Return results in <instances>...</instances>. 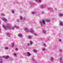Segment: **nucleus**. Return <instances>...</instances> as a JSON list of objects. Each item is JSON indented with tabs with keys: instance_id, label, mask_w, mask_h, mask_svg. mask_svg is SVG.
<instances>
[{
	"instance_id": "a19ab883",
	"label": "nucleus",
	"mask_w": 63,
	"mask_h": 63,
	"mask_svg": "<svg viewBox=\"0 0 63 63\" xmlns=\"http://www.w3.org/2000/svg\"><path fill=\"white\" fill-rule=\"evenodd\" d=\"M38 0H35V1H36V2H38Z\"/></svg>"
},
{
	"instance_id": "49530a36",
	"label": "nucleus",
	"mask_w": 63,
	"mask_h": 63,
	"mask_svg": "<svg viewBox=\"0 0 63 63\" xmlns=\"http://www.w3.org/2000/svg\"><path fill=\"white\" fill-rule=\"evenodd\" d=\"M33 59H32V60H33Z\"/></svg>"
},
{
	"instance_id": "2eb2a0df",
	"label": "nucleus",
	"mask_w": 63,
	"mask_h": 63,
	"mask_svg": "<svg viewBox=\"0 0 63 63\" xmlns=\"http://www.w3.org/2000/svg\"><path fill=\"white\" fill-rule=\"evenodd\" d=\"M43 32L44 33H46V31L45 30H43Z\"/></svg>"
},
{
	"instance_id": "0eeeda50",
	"label": "nucleus",
	"mask_w": 63,
	"mask_h": 63,
	"mask_svg": "<svg viewBox=\"0 0 63 63\" xmlns=\"http://www.w3.org/2000/svg\"><path fill=\"white\" fill-rule=\"evenodd\" d=\"M58 15L59 16L61 17L63 16V14L61 13H59L58 14Z\"/></svg>"
},
{
	"instance_id": "ea45409f",
	"label": "nucleus",
	"mask_w": 63,
	"mask_h": 63,
	"mask_svg": "<svg viewBox=\"0 0 63 63\" xmlns=\"http://www.w3.org/2000/svg\"><path fill=\"white\" fill-rule=\"evenodd\" d=\"M48 10H50V9H51V8H48Z\"/></svg>"
},
{
	"instance_id": "ddd939ff",
	"label": "nucleus",
	"mask_w": 63,
	"mask_h": 63,
	"mask_svg": "<svg viewBox=\"0 0 63 63\" xmlns=\"http://www.w3.org/2000/svg\"><path fill=\"white\" fill-rule=\"evenodd\" d=\"M33 51L34 52H37V51L36 50H34Z\"/></svg>"
},
{
	"instance_id": "5701e85b",
	"label": "nucleus",
	"mask_w": 63,
	"mask_h": 63,
	"mask_svg": "<svg viewBox=\"0 0 63 63\" xmlns=\"http://www.w3.org/2000/svg\"><path fill=\"white\" fill-rule=\"evenodd\" d=\"M47 22H50V20H47Z\"/></svg>"
},
{
	"instance_id": "393cba45",
	"label": "nucleus",
	"mask_w": 63,
	"mask_h": 63,
	"mask_svg": "<svg viewBox=\"0 0 63 63\" xmlns=\"http://www.w3.org/2000/svg\"><path fill=\"white\" fill-rule=\"evenodd\" d=\"M46 49L44 48H43L42 49V51H44V50H45Z\"/></svg>"
},
{
	"instance_id": "f257e3e1",
	"label": "nucleus",
	"mask_w": 63,
	"mask_h": 63,
	"mask_svg": "<svg viewBox=\"0 0 63 63\" xmlns=\"http://www.w3.org/2000/svg\"><path fill=\"white\" fill-rule=\"evenodd\" d=\"M2 27L5 30L7 29H11V27H12V25L10 24H7L6 26L5 25H3L2 26Z\"/></svg>"
},
{
	"instance_id": "aec40b11",
	"label": "nucleus",
	"mask_w": 63,
	"mask_h": 63,
	"mask_svg": "<svg viewBox=\"0 0 63 63\" xmlns=\"http://www.w3.org/2000/svg\"><path fill=\"white\" fill-rule=\"evenodd\" d=\"M31 38H32V37H31V36H30V35L29 36L28 38L29 39H31Z\"/></svg>"
},
{
	"instance_id": "a878e982",
	"label": "nucleus",
	"mask_w": 63,
	"mask_h": 63,
	"mask_svg": "<svg viewBox=\"0 0 63 63\" xmlns=\"http://www.w3.org/2000/svg\"><path fill=\"white\" fill-rule=\"evenodd\" d=\"M14 27L15 28H18V27H17L16 26H15Z\"/></svg>"
},
{
	"instance_id": "f3484780",
	"label": "nucleus",
	"mask_w": 63,
	"mask_h": 63,
	"mask_svg": "<svg viewBox=\"0 0 63 63\" xmlns=\"http://www.w3.org/2000/svg\"><path fill=\"white\" fill-rule=\"evenodd\" d=\"M11 46L12 47H14V44L13 43L11 44Z\"/></svg>"
},
{
	"instance_id": "f704fd0d",
	"label": "nucleus",
	"mask_w": 63,
	"mask_h": 63,
	"mask_svg": "<svg viewBox=\"0 0 63 63\" xmlns=\"http://www.w3.org/2000/svg\"><path fill=\"white\" fill-rule=\"evenodd\" d=\"M14 56H16V54H14Z\"/></svg>"
},
{
	"instance_id": "a18cd8bd",
	"label": "nucleus",
	"mask_w": 63,
	"mask_h": 63,
	"mask_svg": "<svg viewBox=\"0 0 63 63\" xmlns=\"http://www.w3.org/2000/svg\"><path fill=\"white\" fill-rule=\"evenodd\" d=\"M44 12H42V14H44Z\"/></svg>"
},
{
	"instance_id": "7ed1b4c3",
	"label": "nucleus",
	"mask_w": 63,
	"mask_h": 63,
	"mask_svg": "<svg viewBox=\"0 0 63 63\" xmlns=\"http://www.w3.org/2000/svg\"><path fill=\"white\" fill-rule=\"evenodd\" d=\"M27 54L28 55V56H30L31 55V54H30V52H27Z\"/></svg>"
},
{
	"instance_id": "cd10ccee",
	"label": "nucleus",
	"mask_w": 63,
	"mask_h": 63,
	"mask_svg": "<svg viewBox=\"0 0 63 63\" xmlns=\"http://www.w3.org/2000/svg\"><path fill=\"white\" fill-rule=\"evenodd\" d=\"M5 50H7V49H8V48L7 47H5Z\"/></svg>"
},
{
	"instance_id": "1a4fd4ad",
	"label": "nucleus",
	"mask_w": 63,
	"mask_h": 63,
	"mask_svg": "<svg viewBox=\"0 0 63 63\" xmlns=\"http://www.w3.org/2000/svg\"><path fill=\"white\" fill-rule=\"evenodd\" d=\"M6 35L8 37H9V36H10V35H11V34H10V33L8 32L7 33H6Z\"/></svg>"
},
{
	"instance_id": "c85d7f7f",
	"label": "nucleus",
	"mask_w": 63,
	"mask_h": 63,
	"mask_svg": "<svg viewBox=\"0 0 63 63\" xmlns=\"http://www.w3.org/2000/svg\"><path fill=\"white\" fill-rule=\"evenodd\" d=\"M62 60V58H61V57H60V62H61V60Z\"/></svg>"
},
{
	"instance_id": "bb28decb",
	"label": "nucleus",
	"mask_w": 63,
	"mask_h": 63,
	"mask_svg": "<svg viewBox=\"0 0 63 63\" xmlns=\"http://www.w3.org/2000/svg\"><path fill=\"white\" fill-rule=\"evenodd\" d=\"M34 14H35V12H32V15H34Z\"/></svg>"
},
{
	"instance_id": "39448f33",
	"label": "nucleus",
	"mask_w": 63,
	"mask_h": 63,
	"mask_svg": "<svg viewBox=\"0 0 63 63\" xmlns=\"http://www.w3.org/2000/svg\"><path fill=\"white\" fill-rule=\"evenodd\" d=\"M30 32H32V33L34 32V31L33 29L32 28L30 29Z\"/></svg>"
},
{
	"instance_id": "6ab92c4d",
	"label": "nucleus",
	"mask_w": 63,
	"mask_h": 63,
	"mask_svg": "<svg viewBox=\"0 0 63 63\" xmlns=\"http://www.w3.org/2000/svg\"><path fill=\"white\" fill-rule=\"evenodd\" d=\"M42 0H38L37 1H38L39 3H40L41 2Z\"/></svg>"
},
{
	"instance_id": "dca6fc26",
	"label": "nucleus",
	"mask_w": 63,
	"mask_h": 63,
	"mask_svg": "<svg viewBox=\"0 0 63 63\" xmlns=\"http://www.w3.org/2000/svg\"><path fill=\"white\" fill-rule=\"evenodd\" d=\"M30 44L31 46V45H32V41H30Z\"/></svg>"
},
{
	"instance_id": "37998d69",
	"label": "nucleus",
	"mask_w": 63,
	"mask_h": 63,
	"mask_svg": "<svg viewBox=\"0 0 63 63\" xmlns=\"http://www.w3.org/2000/svg\"><path fill=\"white\" fill-rule=\"evenodd\" d=\"M22 11H20V13H22Z\"/></svg>"
},
{
	"instance_id": "473e14b6",
	"label": "nucleus",
	"mask_w": 63,
	"mask_h": 63,
	"mask_svg": "<svg viewBox=\"0 0 63 63\" xmlns=\"http://www.w3.org/2000/svg\"><path fill=\"white\" fill-rule=\"evenodd\" d=\"M41 8H44V6H41Z\"/></svg>"
},
{
	"instance_id": "72a5a7b5",
	"label": "nucleus",
	"mask_w": 63,
	"mask_h": 63,
	"mask_svg": "<svg viewBox=\"0 0 63 63\" xmlns=\"http://www.w3.org/2000/svg\"><path fill=\"white\" fill-rule=\"evenodd\" d=\"M61 39H60L59 40V42H61Z\"/></svg>"
},
{
	"instance_id": "9d476101",
	"label": "nucleus",
	"mask_w": 63,
	"mask_h": 63,
	"mask_svg": "<svg viewBox=\"0 0 63 63\" xmlns=\"http://www.w3.org/2000/svg\"><path fill=\"white\" fill-rule=\"evenodd\" d=\"M20 20H22V19H23V20H25V19H24V18H22V16H20Z\"/></svg>"
},
{
	"instance_id": "4468645a",
	"label": "nucleus",
	"mask_w": 63,
	"mask_h": 63,
	"mask_svg": "<svg viewBox=\"0 0 63 63\" xmlns=\"http://www.w3.org/2000/svg\"><path fill=\"white\" fill-rule=\"evenodd\" d=\"M12 29V30H15V29H14V27H11V28L10 29Z\"/></svg>"
},
{
	"instance_id": "f8f14e48",
	"label": "nucleus",
	"mask_w": 63,
	"mask_h": 63,
	"mask_svg": "<svg viewBox=\"0 0 63 63\" xmlns=\"http://www.w3.org/2000/svg\"><path fill=\"white\" fill-rule=\"evenodd\" d=\"M60 25H63V23L62 21H60Z\"/></svg>"
},
{
	"instance_id": "9b49d317",
	"label": "nucleus",
	"mask_w": 63,
	"mask_h": 63,
	"mask_svg": "<svg viewBox=\"0 0 63 63\" xmlns=\"http://www.w3.org/2000/svg\"><path fill=\"white\" fill-rule=\"evenodd\" d=\"M3 57H4V58H5L6 59H7V58H9V56H3Z\"/></svg>"
},
{
	"instance_id": "58836bf2",
	"label": "nucleus",
	"mask_w": 63,
	"mask_h": 63,
	"mask_svg": "<svg viewBox=\"0 0 63 63\" xmlns=\"http://www.w3.org/2000/svg\"><path fill=\"white\" fill-rule=\"evenodd\" d=\"M0 59H1V60H2V57H0Z\"/></svg>"
},
{
	"instance_id": "b1692460",
	"label": "nucleus",
	"mask_w": 63,
	"mask_h": 63,
	"mask_svg": "<svg viewBox=\"0 0 63 63\" xmlns=\"http://www.w3.org/2000/svg\"><path fill=\"white\" fill-rule=\"evenodd\" d=\"M33 34L35 36H36L37 35V34H36V33H33Z\"/></svg>"
},
{
	"instance_id": "c03bdc74",
	"label": "nucleus",
	"mask_w": 63,
	"mask_h": 63,
	"mask_svg": "<svg viewBox=\"0 0 63 63\" xmlns=\"http://www.w3.org/2000/svg\"><path fill=\"white\" fill-rule=\"evenodd\" d=\"M54 9L55 10H56V9H57V8H55Z\"/></svg>"
},
{
	"instance_id": "6e6552de",
	"label": "nucleus",
	"mask_w": 63,
	"mask_h": 63,
	"mask_svg": "<svg viewBox=\"0 0 63 63\" xmlns=\"http://www.w3.org/2000/svg\"><path fill=\"white\" fill-rule=\"evenodd\" d=\"M18 35L19 37H22V35L21 34H18Z\"/></svg>"
},
{
	"instance_id": "de8ad7c7",
	"label": "nucleus",
	"mask_w": 63,
	"mask_h": 63,
	"mask_svg": "<svg viewBox=\"0 0 63 63\" xmlns=\"http://www.w3.org/2000/svg\"><path fill=\"white\" fill-rule=\"evenodd\" d=\"M0 31H1V29L0 28Z\"/></svg>"
},
{
	"instance_id": "4c0bfd02",
	"label": "nucleus",
	"mask_w": 63,
	"mask_h": 63,
	"mask_svg": "<svg viewBox=\"0 0 63 63\" xmlns=\"http://www.w3.org/2000/svg\"><path fill=\"white\" fill-rule=\"evenodd\" d=\"M19 20L18 19H17V22H19Z\"/></svg>"
},
{
	"instance_id": "79ce46f5",
	"label": "nucleus",
	"mask_w": 63,
	"mask_h": 63,
	"mask_svg": "<svg viewBox=\"0 0 63 63\" xmlns=\"http://www.w3.org/2000/svg\"><path fill=\"white\" fill-rule=\"evenodd\" d=\"M1 15H2V16H4V14H1Z\"/></svg>"
},
{
	"instance_id": "4be33fe9",
	"label": "nucleus",
	"mask_w": 63,
	"mask_h": 63,
	"mask_svg": "<svg viewBox=\"0 0 63 63\" xmlns=\"http://www.w3.org/2000/svg\"><path fill=\"white\" fill-rule=\"evenodd\" d=\"M14 12H15V10H12V13H14Z\"/></svg>"
},
{
	"instance_id": "2f4dec72",
	"label": "nucleus",
	"mask_w": 63,
	"mask_h": 63,
	"mask_svg": "<svg viewBox=\"0 0 63 63\" xmlns=\"http://www.w3.org/2000/svg\"><path fill=\"white\" fill-rule=\"evenodd\" d=\"M2 62H3V61H2V60H1L0 61V63H2Z\"/></svg>"
},
{
	"instance_id": "20e7f679",
	"label": "nucleus",
	"mask_w": 63,
	"mask_h": 63,
	"mask_svg": "<svg viewBox=\"0 0 63 63\" xmlns=\"http://www.w3.org/2000/svg\"><path fill=\"white\" fill-rule=\"evenodd\" d=\"M24 30L25 31H26V32H28L29 31L28 29L27 28H25L24 29Z\"/></svg>"
},
{
	"instance_id": "423d86ee",
	"label": "nucleus",
	"mask_w": 63,
	"mask_h": 63,
	"mask_svg": "<svg viewBox=\"0 0 63 63\" xmlns=\"http://www.w3.org/2000/svg\"><path fill=\"white\" fill-rule=\"evenodd\" d=\"M2 19L4 22H6L7 21V19L5 18H3Z\"/></svg>"
},
{
	"instance_id": "a211bd4d",
	"label": "nucleus",
	"mask_w": 63,
	"mask_h": 63,
	"mask_svg": "<svg viewBox=\"0 0 63 63\" xmlns=\"http://www.w3.org/2000/svg\"><path fill=\"white\" fill-rule=\"evenodd\" d=\"M59 51L60 52H62V50L60 49L59 50Z\"/></svg>"
},
{
	"instance_id": "c9c22d12",
	"label": "nucleus",
	"mask_w": 63,
	"mask_h": 63,
	"mask_svg": "<svg viewBox=\"0 0 63 63\" xmlns=\"http://www.w3.org/2000/svg\"><path fill=\"white\" fill-rule=\"evenodd\" d=\"M27 45L28 46H29V45H29V43H28L27 44Z\"/></svg>"
},
{
	"instance_id": "f03ea898",
	"label": "nucleus",
	"mask_w": 63,
	"mask_h": 63,
	"mask_svg": "<svg viewBox=\"0 0 63 63\" xmlns=\"http://www.w3.org/2000/svg\"><path fill=\"white\" fill-rule=\"evenodd\" d=\"M40 23L41 26H43V25L45 24V21L44 20H42V21L40 22Z\"/></svg>"
},
{
	"instance_id": "e433bc0d",
	"label": "nucleus",
	"mask_w": 63,
	"mask_h": 63,
	"mask_svg": "<svg viewBox=\"0 0 63 63\" xmlns=\"http://www.w3.org/2000/svg\"><path fill=\"white\" fill-rule=\"evenodd\" d=\"M43 46H45V47H46V44H43Z\"/></svg>"
},
{
	"instance_id": "09e8293b",
	"label": "nucleus",
	"mask_w": 63,
	"mask_h": 63,
	"mask_svg": "<svg viewBox=\"0 0 63 63\" xmlns=\"http://www.w3.org/2000/svg\"><path fill=\"white\" fill-rule=\"evenodd\" d=\"M1 23V22L0 21V24Z\"/></svg>"
},
{
	"instance_id": "412c9836",
	"label": "nucleus",
	"mask_w": 63,
	"mask_h": 63,
	"mask_svg": "<svg viewBox=\"0 0 63 63\" xmlns=\"http://www.w3.org/2000/svg\"><path fill=\"white\" fill-rule=\"evenodd\" d=\"M31 5H32V6H34V4H33V2H31Z\"/></svg>"
},
{
	"instance_id": "7c9ffc66",
	"label": "nucleus",
	"mask_w": 63,
	"mask_h": 63,
	"mask_svg": "<svg viewBox=\"0 0 63 63\" xmlns=\"http://www.w3.org/2000/svg\"><path fill=\"white\" fill-rule=\"evenodd\" d=\"M51 58V60H52V61H53V58Z\"/></svg>"
},
{
	"instance_id": "c756f323",
	"label": "nucleus",
	"mask_w": 63,
	"mask_h": 63,
	"mask_svg": "<svg viewBox=\"0 0 63 63\" xmlns=\"http://www.w3.org/2000/svg\"><path fill=\"white\" fill-rule=\"evenodd\" d=\"M15 50L16 51H17L18 50V49H17V48H16L15 49Z\"/></svg>"
}]
</instances>
